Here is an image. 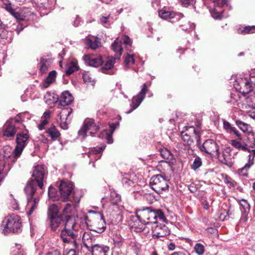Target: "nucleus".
<instances>
[{"label":"nucleus","instance_id":"38","mask_svg":"<svg viewBox=\"0 0 255 255\" xmlns=\"http://www.w3.org/2000/svg\"><path fill=\"white\" fill-rule=\"evenodd\" d=\"M51 61L49 59H45L41 57L40 59V72L41 74L45 73L51 65Z\"/></svg>","mask_w":255,"mask_h":255},{"label":"nucleus","instance_id":"41","mask_svg":"<svg viewBox=\"0 0 255 255\" xmlns=\"http://www.w3.org/2000/svg\"><path fill=\"white\" fill-rule=\"evenodd\" d=\"M238 32L239 33L243 34H248L250 32H255V25L240 27L238 29Z\"/></svg>","mask_w":255,"mask_h":255},{"label":"nucleus","instance_id":"32","mask_svg":"<svg viewBox=\"0 0 255 255\" xmlns=\"http://www.w3.org/2000/svg\"><path fill=\"white\" fill-rule=\"evenodd\" d=\"M241 141L238 139H232L230 141V144L237 149L251 152V150L248 147V144L245 142H241Z\"/></svg>","mask_w":255,"mask_h":255},{"label":"nucleus","instance_id":"60","mask_svg":"<svg viewBox=\"0 0 255 255\" xmlns=\"http://www.w3.org/2000/svg\"><path fill=\"white\" fill-rule=\"evenodd\" d=\"M48 123V121L47 119H43L42 120L40 124H39L38 126V128L39 130H42L44 128V127L45 125H46Z\"/></svg>","mask_w":255,"mask_h":255},{"label":"nucleus","instance_id":"35","mask_svg":"<svg viewBox=\"0 0 255 255\" xmlns=\"http://www.w3.org/2000/svg\"><path fill=\"white\" fill-rule=\"evenodd\" d=\"M86 44L89 48L96 49L101 46V39L97 37L88 38L86 40Z\"/></svg>","mask_w":255,"mask_h":255},{"label":"nucleus","instance_id":"61","mask_svg":"<svg viewBox=\"0 0 255 255\" xmlns=\"http://www.w3.org/2000/svg\"><path fill=\"white\" fill-rule=\"evenodd\" d=\"M47 255H62L61 254L60 251H59L58 250H52V251L49 252L47 254Z\"/></svg>","mask_w":255,"mask_h":255},{"label":"nucleus","instance_id":"30","mask_svg":"<svg viewBox=\"0 0 255 255\" xmlns=\"http://www.w3.org/2000/svg\"><path fill=\"white\" fill-rule=\"evenodd\" d=\"M98 215L100 216V221L95 223L92 230L98 233H102L106 229V223L103 215L100 213H98Z\"/></svg>","mask_w":255,"mask_h":255},{"label":"nucleus","instance_id":"27","mask_svg":"<svg viewBox=\"0 0 255 255\" xmlns=\"http://www.w3.org/2000/svg\"><path fill=\"white\" fill-rule=\"evenodd\" d=\"M92 255H107L109 252L108 246L96 244L89 250Z\"/></svg>","mask_w":255,"mask_h":255},{"label":"nucleus","instance_id":"26","mask_svg":"<svg viewBox=\"0 0 255 255\" xmlns=\"http://www.w3.org/2000/svg\"><path fill=\"white\" fill-rule=\"evenodd\" d=\"M38 184L34 179H29L24 188V192L27 195V198L32 197L34 195Z\"/></svg>","mask_w":255,"mask_h":255},{"label":"nucleus","instance_id":"2","mask_svg":"<svg viewBox=\"0 0 255 255\" xmlns=\"http://www.w3.org/2000/svg\"><path fill=\"white\" fill-rule=\"evenodd\" d=\"M154 213L149 207L136 209L135 215H131L128 220V227L135 232H142L145 229V225L149 223H155L152 220Z\"/></svg>","mask_w":255,"mask_h":255},{"label":"nucleus","instance_id":"20","mask_svg":"<svg viewBox=\"0 0 255 255\" xmlns=\"http://www.w3.org/2000/svg\"><path fill=\"white\" fill-rule=\"evenodd\" d=\"M72 112L73 110L71 108L66 107L63 108L62 111L59 113L60 126L62 128L64 129L68 128V126L66 121L68 117L71 115Z\"/></svg>","mask_w":255,"mask_h":255},{"label":"nucleus","instance_id":"28","mask_svg":"<svg viewBox=\"0 0 255 255\" xmlns=\"http://www.w3.org/2000/svg\"><path fill=\"white\" fill-rule=\"evenodd\" d=\"M3 7L9 13L11 14L14 18L18 20H24V16L21 15L18 12L15 11V9L13 8L12 4L10 2H3Z\"/></svg>","mask_w":255,"mask_h":255},{"label":"nucleus","instance_id":"36","mask_svg":"<svg viewBox=\"0 0 255 255\" xmlns=\"http://www.w3.org/2000/svg\"><path fill=\"white\" fill-rule=\"evenodd\" d=\"M27 199L28 205L31 206L29 211L27 213V215L29 216L33 213V211L37 208V205L39 201V199L38 198H33V197H28Z\"/></svg>","mask_w":255,"mask_h":255},{"label":"nucleus","instance_id":"22","mask_svg":"<svg viewBox=\"0 0 255 255\" xmlns=\"http://www.w3.org/2000/svg\"><path fill=\"white\" fill-rule=\"evenodd\" d=\"M83 243L84 246L89 251L96 244V239L89 232H85L83 235Z\"/></svg>","mask_w":255,"mask_h":255},{"label":"nucleus","instance_id":"57","mask_svg":"<svg viewBox=\"0 0 255 255\" xmlns=\"http://www.w3.org/2000/svg\"><path fill=\"white\" fill-rule=\"evenodd\" d=\"M232 133H234L236 135L237 137V139L239 140H242L243 139L242 135L236 128L233 130Z\"/></svg>","mask_w":255,"mask_h":255},{"label":"nucleus","instance_id":"40","mask_svg":"<svg viewBox=\"0 0 255 255\" xmlns=\"http://www.w3.org/2000/svg\"><path fill=\"white\" fill-rule=\"evenodd\" d=\"M78 70L79 67L77 63L72 62L67 65L65 73L67 75H70L74 72L77 71Z\"/></svg>","mask_w":255,"mask_h":255},{"label":"nucleus","instance_id":"39","mask_svg":"<svg viewBox=\"0 0 255 255\" xmlns=\"http://www.w3.org/2000/svg\"><path fill=\"white\" fill-rule=\"evenodd\" d=\"M179 27L182 30L187 31L190 29H194L195 24L194 23H191L186 19H183L180 22Z\"/></svg>","mask_w":255,"mask_h":255},{"label":"nucleus","instance_id":"15","mask_svg":"<svg viewBox=\"0 0 255 255\" xmlns=\"http://www.w3.org/2000/svg\"><path fill=\"white\" fill-rule=\"evenodd\" d=\"M253 155L250 154L248 156V162L245 165L238 169L237 173L240 176L247 177L248 176V171L251 167L254 164V156H255V149L251 150Z\"/></svg>","mask_w":255,"mask_h":255},{"label":"nucleus","instance_id":"49","mask_svg":"<svg viewBox=\"0 0 255 255\" xmlns=\"http://www.w3.org/2000/svg\"><path fill=\"white\" fill-rule=\"evenodd\" d=\"M113 241L115 245L118 248H120L122 246L124 240L120 235H117L116 237L113 239Z\"/></svg>","mask_w":255,"mask_h":255},{"label":"nucleus","instance_id":"55","mask_svg":"<svg viewBox=\"0 0 255 255\" xmlns=\"http://www.w3.org/2000/svg\"><path fill=\"white\" fill-rule=\"evenodd\" d=\"M214 3L216 6L221 7L227 3V0H214Z\"/></svg>","mask_w":255,"mask_h":255},{"label":"nucleus","instance_id":"46","mask_svg":"<svg viewBox=\"0 0 255 255\" xmlns=\"http://www.w3.org/2000/svg\"><path fill=\"white\" fill-rule=\"evenodd\" d=\"M223 128L227 132L231 134L233 133V130L236 128L233 127L229 122L223 120Z\"/></svg>","mask_w":255,"mask_h":255},{"label":"nucleus","instance_id":"50","mask_svg":"<svg viewBox=\"0 0 255 255\" xmlns=\"http://www.w3.org/2000/svg\"><path fill=\"white\" fill-rule=\"evenodd\" d=\"M8 28L7 26H4L2 29L0 27V38L7 39L8 37L7 29Z\"/></svg>","mask_w":255,"mask_h":255},{"label":"nucleus","instance_id":"10","mask_svg":"<svg viewBox=\"0 0 255 255\" xmlns=\"http://www.w3.org/2000/svg\"><path fill=\"white\" fill-rule=\"evenodd\" d=\"M251 76L253 75L250 74ZM234 86L236 89L239 91V92L243 95H246L253 90L254 85L251 83L250 77L249 80L246 78L238 79L234 84Z\"/></svg>","mask_w":255,"mask_h":255},{"label":"nucleus","instance_id":"59","mask_svg":"<svg viewBox=\"0 0 255 255\" xmlns=\"http://www.w3.org/2000/svg\"><path fill=\"white\" fill-rule=\"evenodd\" d=\"M104 132L105 133V134L106 135V138L108 141V143H113V138H112L111 135L110 133H109L107 130H104Z\"/></svg>","mask_w":255,"mask_h":255},{"label":"nucleus","instance_id":"24","mask_svg":"<svg viewBox=\"0 0 255 255\" xmlns=\"http://www.w3.org/2000/svg\"><path fill=\"white\" fill-rule=\"evenodd\" d=\"M19 128L7 121L3 126V135L7 137L14 136Z\"/></svg>","mask_w":255,"mask_h":255},{"label":"nucleus","instance_id":"42","mask_svg":"<svg viewBox=\"0 0 255 255\" xmlns=\"http://www.w3.org/2000/svg\"><path fill=\"white\" fill-rule=\"evenodd\" d=\"M121 199V196L115 190H111L110 193V201L113 205H116Z\"/></svg>","mask_w":255,"mask_h":255},{"label":"nucleus","instance_id":"14","mask_svg":"<svg viewBox=\"0 0 255 255\" xmlns=\"http://www.w3.org/2000/svg\"><path fill=\"white\" fill-rule=\"evenodd\" d=\"M159 16L164 19H168L171 22L174 23L183 18V15L180 13H176L172 11L166 9H161L158 12Z\"/></svg>","mask_w":255,"mask_h":255},{"label":"nucleus","instance_id":"6","mask_svg":"<svg viewBox=\"0 0 255 255\" xmlns=\"http://www.w3.org/2000/svg\"><path fill=\"white\" fill-rule=\"evenodd\" d=\"M150 185L151 189L159 194L169 190L168 181L160 174L154 175L150 178Z\"/></svg>","mask_w":255,"mask_h":255},{"label":"nucleus","instance_id":"17","mask_svg":"<svg viewBox=\"0 0 255 255\" xmlns=\"http://www.w3.org/2000/svg\"><path fill=\"white\" fill-rule=\"evenodd\" d=\"M231 149L230 147H226L221 154L219 151V155H215L218 158L219 160L222 164H225L229 167H231L233 164V161L231 158Z\"/></svg>","mask_w":255,"mask_h":255},{"label":"nucleus","instance_id":"18","mask_svg":"<svg viewBox=\"0 0 255 255\" xmlns=\"http://www.w3.org/2000/svg\"><path fill=\"white\" fill-rule=\"evenodd\" d=\"M242 212L240 224L245 223L248 219V214L250 211V205L247 200L242 199L238 201Z\"/></svg>","mask_w":255,"mask_h":255},{"label":"nucleus","instance_id":"52","mask_svg":"<svg viewBox=\"0 0 255 255\" xmlns=\"http://www.w3.org/2000/svg\"><path fill=\"white\" fill-rule=\"evenodd\" d=\"M55 189L52 186H50L48 189V196L50 198L52 199L53 200L56 199V197H55Z\"/></svg>","mask_w":255,"mask_h":255},{"label":"nucleus","instance_id":"11","mask_svg":"<svg viewBox=\"0 0 255 255\" xmlns=\"http://www.w3.org/2000/svg\"><path fill=\"white\" fill-rule=\"evenodd\" d=\"M200 150L211 156L219 155V147L217 143L213 139L206 140L202 145L199 146Z\"/></svg>","mask_w":255,"mask_h":255},{"label":"nucleus","instance_id":"4","mask_svg":"<svg viewBox=\"0 0 255 255\" xmlns=\"http://www.w3.org/2000/svg\"><path fill=\"white\" fill-rule=\"evenodd\" d=\"M2 233L7 235L9 233L19 234L22 231V225L20 217L12 214L5 218L0 226Z\"/></svg>","mask_w":255,"mask_h":255},{"label":"nucleus","instance_id":"5","mask_svg":"<svg viewBox=\"0 0 255 255\" xmlns=\"http://www.w3.org/2000/svg\"><path fill=\"white\" fill-rule=\"evenodd\" d=\"M64 228L62 230L60 237L64 243L75 242L76 235L74 233L75 230L76 220L72 215H65L64 218Z\"/></svg>","mask_w":255,"mask_h":255},{"label":"nucleus","instance_id":"34","mask_svg":"<svg viewBox=\"0 0 255 255\" xmlns=\"http://www.w3.org/2000/svg\"><path fill=\"white\" fill-rule=\"evenodd\" d=\"M236 124L244 133L250 134L252 132L253 129L250 125L240 120H237L236 121Z\"/></svg>","mask_w":255,"mask_h":255},{"label":"nucleus","instance_id":"51","mask_svg":"<svg viewBox=\"0 0 255 255\" xmlns=\"http://www.w3.org/2000/svg\"><path fill=\"white\" fill-rule=\"evenodd\" d=\"M211 14L212 16V17L215 19H220L222 17V15L220 11H218L217 10L214 8L211 11Z\"/></svg>","mask_w":255,"mask_h":255},{"label":"nucleus","instance_id":"53","mask_svg":"<svg viewBox=\"0 0 255 255\" xmlns=\"http://www.w3.org/2000/svg\"><path fill=\"white\" fill-rule=\"evenodd\" d=\"M12 29H15L17 34H19L20 32L23 29L22 26L19 23L13 24L12 25Z\"/></svg>","mask_w":255,"mask_h":255},{"label":"nucleus","instance_id":"16","mask_svg":"<svg viewBox=\"0 0 255 255\" xmlns=\"http://www.w3.org/2000/svg\"><path fill=\"white\" fill-rule=\"evenodd\" d=\"M123 40L119 38H117L111 45V49L115 53V57L117 59H119L122 54L123 51V44L127 45L128 44V36H125Z\"/></svg>","mask_w":255,"mask_h":255},{"label":"nucleus","instance_id":"63","mask_svg":"<svg viewBox=\"0 0 255 255\" xmlns=\"http://www.w3.org/2000/svg\"><path fill=\"white\" fill-rule=\"evenodd\" d=\"M51 112L50 111H47L45 112L43 115L42 118L44 119H47L48 121V119L50 118Z\"/></svg>","mask_w":255,"mask_h":255},{"label":"nucleus","instance_id":"19","mask_svg":"<svg viewBox=\"0 0 255 255\" xmlns=\"http://www.w3.org/2000/svg\"><path fill=\"white\" fill-rule=\"evenodd\" d=\"M85 64L87 65L97 67L102 65L103 59L101 56H95L94 55H86L83 57Z\"/></svg>","mask_w":255,"mask_h":255},{"label":"nucleus","instance_id":"23","mask_svg":"<svg viewBox=\"0 0 255 255\" xmlns=\"http://www.w3.org/2000/svg\"><path fill=\"white\" fill-rule=\"evenodd\" d=\"M117 59L115 56L108 57L104 60L103 59V63L102 64V67L101 70L103 73L106 74H110L108 71L111 70L114 66L115 63V60Z\"/></svg>","mask_w":255,"mask_h":255},{"label":"nucleus","instance_id":"62","mask_svg":"<svg viewBox=\"0 0 255 255\" xmlns=\"http://www.w3.org/2000/svg\"><path fill=\"white\" fill-rule=\"evenodd\" d=\"M109 15L107 16H102L100 18V22L102 24H106L108 22V19L109 18Z\"/></svg>","mask_w":255,"mask_h":255},{"label":"nucleus","instance_id":"21","mask_svg":"<svg viewBox=\"0 0 255 255\" xmlns=\"http://www.w3.org/2000/svg\"><path fill=\"white\" fill-rule=\"evenodd\" d=\"M57 99L59 106L62 107L69 105L74 99L72 94L68 91L62 92L60 97H58Z\"/></svg>","mask_w":255,"mask_h":255},{"label":"nucleus","instance_id":"9","mask_svg":"<svg viewBox=\"0 0 255 255\" xmlns=\"http://www.w3.org/2000/svg\"><path fill=\"white\" fill-rule=\"evenodd\" d=\"M182 140L185 144L191 145L196 140L197 144L199 145L201 139L200 132L197 130L194 127H188L186 128V131L181 132Z\"/></svg>","mask_w":255,"mask_h":255},{"label":"nucleus","instance_id":"54","mask_svg":"<svg viewBox=\"0 0 255 255\" xmlns=\"http://www.w3.org/2000/svg\"><path fill=\"white\" fill-rule=\"evenodd\" d=\"M21 118L18 117L8 120L10 123H12V125H16V126H17V125L21 124Z\"/></svg>","mask_w":255,"mask_h":255},{"label":"nucleus","instance_id":"44","mask_svg":"<svg viewBox=\"0 0 255 255\" xmlns=\"http://www.w3.org/2000/svg\"><path fill=\"white\" fill-rule=\"evenodd\" d=\"M106 146V145L105 143H102L100 145L93 148L90 152V155L101 153L105 149Z\"/></svg>","mask_w":255,"mask_h":255},{"label":"nucleus","instance_id":"25","mask_svg":"<svg viewBox=\"0 0 255 255\" xmlns=\"http://www.w3.org/2000/svg\"><path fill=\"white\" fill-rule=\"evenodd\" d=\"M153 232L154 236L157 238L159 237H163L170 234V230L168 227L165 225H156L153 227Z\"/></svg>","mask_w":255,"mask_h":255},{"label":"nucleus","instance_id":"48","mask_svg":"<svg viewBox=\"0 0 255 255\" xmlns=\"http://www.w3.org/2000/svg\"><path fill=\"white\" fill-rule=\"evenodd\" d=\"M195 253L198 255H202L205 252L204 246L200 243H197L194 247Z\"/></svg>","mask_w":255,"mask_h":255},{"label":"nucleus","instance_id":"56","mask_svg":"<svg viewBox=\"0 0 255 255\" xmlns=\"http://www.w3.org/2000/svg\"><path fill=\"white\" fill-rule=\"evenodd\" d=\"M130 64H136V62L134 58V55L128 54V66Z\"/></svg>","mask_w":255,"mask_h":255},{"label":"nucleus","instance_id":"37","mask_svg":"<svg viewBox=\"0 0 255 255\" xmlns=\"http://www.w3.org/2000/svg\"><path fill=\"white\" fill-rule=\"evenodd\" d=\"M56 77V72L54 70L51 71L42 84L43 88H46L48 87L55 80Z\"/></svg>","mask_w":255,"mask_h":255},{"label":"nucleus","instance_id":"3","mask_svg":"<svg viewBox=\"0 0 255 255\" xmlns=\"http://www.w3.org/2000/svg\"><path fill=\"white\" fill-rule=\"evenodd\" d=\"M74 184L69 180H62L59 185L60 199L62 201L80 202L82 196L80 190H73Z\"/></svg>","mask_w":255,"mask_h":255},{"label":"nucleus","instance_id":"45","mask_svg":"<svg viewBox=\"0 0 255 255\" xmlns=\"http://www.w3.org/2000/svg\"><path fill=\"white\" fill-rule=\"evenodd\" d=\"M133 241H131L130 243V246L131 250L133 251L136 255H138L140 251V245L135 240L133 239Z\"/></svg>","mask_w":255,"mask_h":255},{"label":"nucleus","instance_id":"64","mask_svg":"<svg viewBox=\"0 0 255 255\" xmlns=\"http://www.w3.org/2000/svg\"><path fill=\"white\" fill-rule=\"evenodd\" d=\"M13 255H25L24 252L22 249H18L14 251Z\"/></svg>","mask_w":255,"mask_h":255},{"label":"nucleus","instance_id":"7","mask_svg":"<svg viewBox=\"0 0 255 255\" xmlns=\"http://www.w3.org/2000/svg\"><path fill=\"white\" fill-rule=\"evenodd\" d=\"M48 216L50 222V228L55 231L64 222L63 215L59 213L57 206L54 204L50 206L48 209Z\"/></svg>","mask_w":255,"mask_h":255},{"label":"nucleus","instance_id":"33","mask_svg":"<svg viewBox=\"0 0 255 255\" xmlns=\"http://www.w3.org/2000/svg\"><path fill=\"white\" fill-rule=\"evenodd\" d=\"M70 202V203L66 204L62 213L61 214V215H63L64 217L65 215H70L69 214H71L73 212L74 210L77 208L78 204L79 203L74 201Z\"/></svg>","mask_w":255,"mask_h":255},{"label":"nucleus","instance_id":"1","mask_svg":"<svg viewBox=\"0 0 255 255\" xmlns=\"http://www.w3.org/2000/svg\"><path fill=\"white\" fill-rule=\"evenodd\" d=\"M28 131L18 133L16 135V145L14 148L13 155H4L3 159L0 160V182L6 176L10 170L12 165L21 155L24 148L28 143L29 137Z\"/></svg>","mask_w":255,"mask_h":255},{"label":"nucleus","instance_id":"31","mask_svg":"<svg viewBox=\"0 0 255 255\" xmlns=\"http://www.w3.org/2000/svg\"><path fill=\"white\" fill-rule=\"evenodd\" d=\"M46 132L47 135L50 137L51 140L53 141L56 140H59L60 139L61 134L56 127L53 125H52L46 129Z\"/></svg>","mask_w":255,"mask_h":255},{"label":"nucleus","instance_id":"47","mask_svg":"<svg viewBox=\"0 0 255 255\" xmlns=\"http://www.w3.org/2000/svg\"><path fill=\"white\" fill-rule=\"evenodd\" d=\"M202 164V162L201 158L199 156H197L194 159L193 162L192 164L191 165V168L193 170L195 171L197 169H198L200 167H201Z\"/></svg>","mask_w":255,"mask_h":255},{"label":"nucleus","instance_id":"12","mask_svg":"<svg viewBox=\"0 0 255 255\" xmlns=\"http://www.w3.org/2000/svg\"><path fill=\"white\" fill-rule=\"evenodd\" d=\"M46 171L44 165H38L34 167L32 172V178L30 179H34L40 189H42L43 186V181Z\"/></svg>","mask_w":255,"mask_h":255},{"label":"nucleus","instance_id":"43","mask_svg":"<svg viewBox=\"0 0 255 255\" xmlns=\"http://www.w3.org/2000/svg\"><path fill=\"white\" fill-rule=\"evenodd\" d=\"M152 212L154 213V215L152 216V220L156 222L157 218H159L160 220L163 221L166 220L163 212L160 209L155 210L153 211Z\"/></svg>","mask_w":255,"mask_h":255},{"label":"nucleus","instance_id":"29","mask_svg":"<svg viewBox=\"0 0 255 255\" xmlns=\"http://www.w3.org/2000/svg\"><path fill=\"white\" fill-rule=\"evenodd\" d=\"M160 153L161 156L165 159L169 160L168 161H162L163 163L167 164L169 166L174 164L175 159L171 152L166 148H161Z\"/></svg>","mask_w":255,"mask_h":255},{"label":"nucleus","instance_id":"8","mask_svg":"<svg viewBox=\"0 0 255 255\" xmlns=\"http://www.w3.org/2000/svg\"><path fill=\"white\" fill-rule=\"evenodd\" d=\"M100 126L95 123V121L92 119H86L82 127L78 131V135L81 139H84L87 136L88 132L92 136L99 130Z\"/></svg>","mask_w":255,"mask_h":255},{"label":"nucleus","instance_id":"58","mask_svg":"<svg viewBox=\"0 0 255 255\" xmlns=\"http://www.w3.org/2000/svg\"><path fill=\"white\" fill-rule=\"evenodd\" d=\"M119 124L118 123H112V124H110V132H111V134H112L113 133V132L114 131L115 129L118 127H119Z\"/></svg>","mask_w":255,"mask_h":255},{"label":"nucleus","instance_id":"13","mask_svg":"<svg viewBox=\"0 0 255 255\" xmlns=\"http://www.w3.org/2000/svg\"><path fill=\"white\" fill-rule=\"evenodd\" d=\"M147 91L146 85L144 83L140 92L132 98L131 103L130 105V109L128 110V114L132 112L140 105L144 99Z\"/></svg>","mask_w":255,"mask_h":255}]
</instances>
